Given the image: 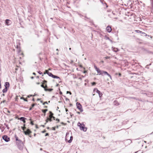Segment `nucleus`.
Instances as JSON below:
<instances>
[{
  "label": "nucleus",
  "instance_id": "obj_43",
  "mask_svg": "<svg viewBox=\"0 0 153 153\" xmlns=\"http://www.w3.org/2000/svg\"><path fill=\"white\" fill-rule=\"evenodd\" d=\"M6 102V101L5 100H4L2 102H2L3 103H5V102Z\"/></svg>",
  "mask_w": 153,
  "mask_h": 153
},
{
  "label": "nucleus",
  "instance_id": "obj_41",
  "mask_svg": "<svg viewBox=\"0 0 153 153\" xmlns=\"http://www.w3.org/2000/svg\"><path fill=\"white\" fill-rule=\"evenodd\" d=\"M110 58V57H109V56H106V57H105V58L106 59H109Z\"/></svg>",
  "mask_w": 153,
  "mask_h": 153
},
{
  "label": "nucleus",
  "instance_id": "obj_49",
  "mask_svg": "<svg viewBox=\"0 0 153 153\" xmlns=\"http://www.w3.org/2000/svg\"><path fill=\"white\" fill-rule=\"evenodd\" d=\"M61 124H62L63 125H65V124L64 123H63V122H61Z\"/></svg>",
  "mask_w": 153,
  "mask_h": 153
},
{
  "label": "nucleus",
  "instance_id": "obj_57",
  "mask_svg": "<svg viewBox=\"0 0 153 153\" xmlns=\"http://www.w3.org/2000/svg\"><path fill=\"white\" fill-rule=\"evenodd\" d=\"M60 94H62V92H61V91H60Z\"/></svg>",
  "mask_w": 153,
  "mask_h": 153
},
{
  "label": "nucleus",
  "instance_id": "obj_2",
  "mask_svg": "<svg viewBox=\"0 0 153 153\" xmlns=\"http://www.w3.org/2000/svg\"><path fill=\"white\" fill-rule=\"evenodd\" d=\"M76 105L77 108L79 109L80 112H82L83 111V109L81 104L77 102L76 103Z\"/></svg>",
  "mask_w": 153,
  "mask_h": 153
},
{
  "label": "nucleus",
  "instance_id": "obj_51",
  "mask_svg": "<svg viewBox=\"0 0 153 153\" xmlns=\"http://www.w3.org/2000/svg\"><path fill=\"white\" fill-rule=\"evenodd\" d=\"M1 88V82H0V88Z\"/></svg>",
  "mask_w": 153,
  "mask_h": 153
},
{
  "label": "nucleus",
  "instance_id": "obj_12",
  "mask_svg": "<svg viewBox=\"0 0 153 153\" xmlns=\"http://www.w3.org/2000/svg\"><path fill=\"white\" fill-rule=\"evenodd\" d=\"M18 148L20 150H22L23 148V144L22 145H17Z\"/></svg>",
  "mask_w": 153,
  "mask_h": 153
},
{
  "label": "nucleus",
  "instance_id": "obj_7",
  "mask_svg": "<svg viewBox=\"0 0 153 153\" xmlns=\"http://www.w3.org/2000/svg\"><path fill=\"white\" fill-rule=\"evenodd\" d=\"M5 24L7 25H9L12 23V22L9 19H7L5 21Z\"/></svg>",
  "mask_w": 153,
  "mask_h": 153
},
{
  "label": "nucleus",
  "instance_id": "obj_22",
  "mask_svg": "<svg viewBox=\"0 0 153 153\" xmlns=\"http://www.w3.org/2000/svg\"><path fill=\"white\" fill-rule=\"evenodd\" d=\"M94 91H96V92L98 94L100 93V91H99L97 89H96V88H95L94 89Z\"/></svg>",
  "mask_w": 153,
  "mask_h": 153
},
{
  "label": "nucleus",
  "instance_id": "obj_33",
  "mask_svg": "<svg viewBox=\"0 0 153 153\" xmlns=\"http://www.w3.org/2000/svg\"><path fill=\"white\" fill-rule=\"evenodd\" d=\"M45 104H48L47 102H45L43 103V105H45Z\"/></svg>",
  "mask_w": 153,
  "mask_h": 153
},
{
  "label": "nucleus",
  "instance_id": "obj_61",
  "mask_svg": "<svg viewBox=\"0 0 153 153\" xmlns=\"http://www.w3.org/2000/svg\"><path fill=\"white\" fill-rule=\"evenodd\" d=\"M45 108H47V106H45Z\"/></svg>",
  "mask_w": 153,
  "mask_h": 153
},
{
  "label": "nucleus",
  "instance_id": "obj_17",
  "mask_svg": "<svg viewBox=\"0 0 153 153\" xmlns=\"http://www.w3.org/2000/svg\"><path fill=\"white\" fill-rule=\"evenodd\" d=\"M44 90L45 91H51L53 90V89L52 88L47 89V88H44Z\"/></svg>",
  "mask_w": 153,
  "mask_h": 153
},
{
  "label": "nucleus",
  "instance_id": "obj_58",
  "mask_svg": "<svg viewBox=\"0 0 153 153\" xmlns=\"http://www.w3.org/2000/svg\"><path fill=\"white\" fill-rule=\"evenodd\" d=\"M45 131H42V132L43 133H45Z\"/></svg>",
  "mask_w": 153,
  "mask_h": 153
},
{
  "label": "nucleus",
  "instance_id": "obj_9",
  "mask_svg": "<svg viewBox=\"0 0 153 153\" xmlns=\"http://www.w3.org/2000/svg\"><path fill=\"white\" fill-rule=\"evenodd\" d=\"M52 117H47V119L46 120V123H45V124H46V123H48V121L51 122L52 121Z\"/></svg>",
  "mask_w": 153,
  "mask_h": 153
},
{
  "label": "nucleus",
  "instance_id": "obj_5",
  "mask_svg": "<svg viewBox=\"0 0 153 153\" xmlns=\"http://www.w3.org/2000/svg\"><path fill=\"white\" fill-rule=\"evenodd\" d=\"M107 75V76H108L111 79V76L106 71H102V76H103L104 75Z\"/></svg>",
  "mask_w": 153,
  "mask_h": 153
},
{
  "label": "nucleus",
  "instance_id": "obj_30",
  "mask_svg": "<svg viewBox=\"0 0 153 153\" xmlns=\"http://www.w3.org/2000/svg\"><path fill=\"white\" fill-rule=\"evenodd\" d=\"M43 82L42 83H43V84H46L47 82V81L45 80H44Z\"/></svg>",
  "mask_w": 153,
  "mask_h": 153
},
{
  "label": "nucleus",
  "instance_id": "obj_32",
  "mask_svg": "<svg viewBox=\"0 0 153 153\" xmlns=\"http://www.w3.org/2000/svg\"><path fill=\"white\" fill-rule=\"evenodd\" d=\"M21 99H23L25 101H27V100L26 99H25L23 97H21Z\"/></svg>",
  "mask_w": 153,
  "mask_h": 153
},
{
  "label": "nucleus",
  "instance_id": "obj_54",
  "mask_svg": "<svg viewBox=\"0 0 153 153\" xmlns=\"http://www.w3.org/2000/svg\"><path fill=\"white\" fill-rule=\"evenodd\" d=\"M32 100L33 101H35V100H34V98H33V99H32Z\"/></svg>",
  "mask_w": 153,
  "mask_h": 153
},
{
  "label": "nucleus",
  "instance_id": "obj_23",
  "mask_svg": "<svg viewBox=\"0 0 153 153\" xmlns=\"http://www.w3.org/2000/svg\"><path fill=\"white\" fill-rule=\"evenodd\" d=\"M35 105V104H32L31 105V107H30V108H29V110H32V108H33V107H34V106Z\"/></svg>",
  "mask_w": 153,
  "mask_h": 153
},
{
  "label": "nucleus",
  "instance_id": "obj_45",
  "mask_svg": "<svg viewBox=\"0 0 153 153\" xmlns=\"http://www.w3.org/2000/svg\"><path fill=\"white\" fill-rule=\"evenodd\" d=\"M45 88H46L47 87V86L46 84H45Z\"/></svg>",
  "mask_w": 153,
  "mask_h": 153
},
{
  "label": "nucleus",
  "instance_id": "obj_19",
  "mask_svg": "<svg viewBox=\"0 0 153 153\" xmlns=\"http://www.w3.org/2000/svg\"><path fill=\"white\" fill-rule=\"evenodd\" d=\"M135 32H136V33H141V34H143V33H142V31H141L140 30H135Z\"/></svg>",
  "mask_w": 153,
  "mask_h": 153
},
{
  "label": "nucleus",
  "instance_id": "obj_47",
  "mask_svg": "<svg viewBox=\"0 0 153 153\" xmlns=\"http://www.w3.org/2000/svg\"><path fill=\"white\" fill-rule=\"evenodd\" d=\"M56 126V128H59V126Z\"/></svg>",
  "mask_w": 153,
  "mask_h": 153
},
{
  "label": "nucleus",
  "instance_id": "obj_15",
  "mask_svg": "<svg viewBox=\"0 0 153 153\" xmlns=\"http://www.w3.org/2000/svg\"><path fill=\"white\" fill-rule=\"evenodd\" d=\"M9 83L8 82H6L5 83L4 86H5V87H7H7H9Z\"/></svg>",
  "mask_w": 153,
  "mask_h": 153
},
{
  "label": "nucleus",
  "instance_id": "obj_1",
  "mask_svg": "<svg viewBox=\"0 0 153 153\" xmlns=\"http://www.w3.org/2000/svg\"><path fill=\"white\" fill-rule=\"evenodd\" d=\"M77 126L79 127L80 128L81 130H82L84 131H86L87 130V128L85 127V125L83 123H80L79 122L77 124Z\"/></svg>",
  "mask_w": 153,
  "mask_h": 153
},
{
  "label": "nucleus",
  "instance_id": "obj_50",
  "mask_svg": "<svg viewBox=\"0 0 153 153\" xmlns=\"http://www.w3.org/2000/svg\"><path fill=\"white\" fill-rule=\"evenodd\" d=\"M66 100H69V99H68V98H66Z\"/></svg>",
  "mask_w": 153,
  "mask_h": 153
},
{
  "label": "nucleus",
  "instance_id": "obj_60",
  "mask_svg": "<svg viewBox=\"0 0 153 153\" xmlns=\"http://www.w3.org/2000/svg\"><path fill=\"white\" fill-rule=\"evenodd\" d=\"M77 113L78 114H80V112H77Z\"/></svg>",
  "mask_w": 153,
  "mask_h": 153
},
{
  "label": "nucleus",
  "instance_id": "obj_44",
  "mask_svg": "<svg viewBox=\"0 0 153 153\" xmlns=\"http://www.w3.org/2000/svg\"><path fill=\"white\" fill-rule=\"evenodd\" d=\"M101 2L103 4V1H104V0H100Z\"/></svg>",
  "mask_w": 153,
  "mask_h": 153
},
{
  "label": "nucleus",
  "instance_id": "obj_40",
  "mask_svg": "<svg viewBox=\"0 0 153 153\" xmlns=\"http://www.w3.org/2000/svg\"><path fill=\"white\" fill-rule=\"evenodd\" d=\"M52 129L53 130H55L56 129V127H52Z\"/></svg>",
  "mask_w": 153,
  "mask_h": 153
},
{
  "label": "nucleus",
  "instance_id": "obj_18",
  "mask_svg": "<svg viewBox=\"0 0 153 153\" xmlns=\"http://www.w3.org/2000/svg\"><path fill=\"white\" fill-rule=\"evenodd\" d=\"M112 50L114 51V52H116L117 51H118V49L117 48H114V47H112Z\"/></svg>",
  "mask_w": 153,
  "mask_h": 153
},
{
  "label": "nucleus",
  "instance_id": "obj_42",
  "mask_svg": "<svg viewBox=\"0 0 153 153\" xmlns=\"http://www.w3.org/2000/svg\"><path fill=\"white\" fill-rule=\"evenodd\" d=\"M49 135V134L48 133H46L45 134V136H47Z\"/></svg>",
  "mask_w": 153,
  "mask_h": 153
},
{
  "label": "nucleus",
  "instance_id": "obj_39",
  "mask_svg": "<svg viewBox=\"0 0 153 153\" xmlns=\"http://www.w3.org/2000/svg\"><path fill=\"white\" fill-rule=\"evenodd\" d=\"M38 73L39 74H42V73L41 72V71H39L38 72Z\"/></svg>",
  "mask_w": 153,
  "mask_h": 153
},
{
  "label": "nucleus",
  "instance_id": "obj_21",
  "mask_svg": "<svg viewBox=\"0 0 153 153\" xmlns=\"http://www.w3.org/2000/svg\"><path fill=\"white\" fill-rule=\"evenodd\" d=\"M50 115L49 116V117H53V114L51 111H49Z\"/></svg>",
  "mask_w": 153,
  "mask_h": 153
},
{
  "label": "nucleus",
  "instance_id": "obj_11",
  "mask_svg": "<svg viewBox=\"0 0 153 153\" xmlns=\"http://www.w3.org/2000/svg\"><path fill=\"white\" fill-rule=\"evenodd\" d=\"M69 132H67L66 133V136L65 137V140L66 141H68V137H70V136H69Z\"/></svg>",
  "mask_w": 153,
  "mask_h": 153
},
{
  "label": "nucleus",
  "instance_id": "obj_25",
  "mask_svg": "<svg viewBox=\"0 0 153 153\" xmlns=\"http://www.w3.org/2000/svg\"><path fill=\"white\" fill-rule=\"evenodd\" d=\"M142 33H144V34H141L142 35H143L144 36H148V37L149 36V35H147V34H146L145 33L142 32Z\"/></svg>",
  "mask_w": 153,
  "mask_h": 153
},
{
  "label": "nucleus",
  "instance_id": "obj_10",
  "mask_svg": "<svg viewBox=\"0 0 153 153\" xmlns=\"http://www.w3.org/2000/svg\"><path fill=\"white\" fill-rule=\"evenodd\" d=\"M106 30L107 32L109 33L111 32L112 30L111 27L109 26H107L106 28Z\"/></svg>",
  "mask_w": 153,
  "mask_h": 153
},
{
  "label": "nucleus",
  "instance_id": "obj_37",
  "mask_svg": "<svg viewBox=\"0 0 153 153\" xmlns=\"http://www.w3.org/2000/svg\"><path fill=\"white\" fill-rule=\"evenodd\" d=\"M117 102V101H115L114 102V105H119V104H118L117 105H116V104L115 103Z\"/></svg>",
  "mask_w": 153,
  "mask_h": 153
},
{
  "label": "nucleus",
  "instance_id": "obj_8",
  "mask_svg": "<svg viewBox=\"0 0 153 153\" xmlns=\"http://www.w3.org/2000/svg\"><path fill=\"white\" fill-rule=\"evenodd\" d=\"M24 132L25 135H29L31 132L29 129H27L26 131H24Z\"/></svg>",
  "mask_w": 153,
  "mask_h": 153
},
{
  "label": "nucleus",
  "instance_id": "obj_16",
  "mask_svg": "<svg viewBox=\"0 0 153 153\" xmlns=\"http://www.w3.org/2000/svg\"><path fill=\"white\" fill-rule=\"evenodd\" d=\"M70 140H68V141L69 143H71L72 142V141L73 139V137L72 136H70Z\"/></svg>",
  "mask_w": 153,
  "mask_h": 153
},
{
  "label": "nucleus",
  "instance_id": "obj_55",
  "mask_svg": "<svg viewBox=\"0 0 153 153\" xmlns=\"http://www.w3.org/2000/svg\"><path fill=\"white\" fill-rule=\"evenodd\" d=\"M36 84L38 85H39L40 84V83L39 82H37L36 83Z\"/></svg>",
  "mask_w": 153,
  "mask_h": 153
},
{
  "label": "nucleus",
  "instance_id": "obj_13",
  "mask_svg": "<svg viewBox=\"0 0 153 153\" xmlns=\"http://www.w3.org/2000/svg\"><path fill=\"white\" fill-rule=\"evenodd\" d=\"M16 144L17 145H22L23 144V143L22 142L21 140H18V141L16 142Z\"/></svg>",
  "mask_w": 153,
  "mask_h": 153
},
{
  "label": "nucleus",
  "instance_id": "obj_6",
  "mask_svg": "<svg viewBox=\"0 0 153 153\" xmlns=\"http://www.w3.org/2000/svg\"><path fill=\"white\" fill-rule=\"evenodd\" d=\"M3 139L6 142H8L10 140V138L6 135H4L2 137Z\"/></svg>",
  "mask_w": 153,
  "mask_h": 153
},
{
  "label": "nucleus",
  "instance_id": "obj_59",
  "mask_svg": "<svg viewBox=\"0 0 153 153\" xmlns=\"http://www.w3.org/2000/svg\"><path fill=\"white\" fill-rule=\"evenodd\" d=\"M33 75H36V74H35V73H34V72L33 73Z\"/></svg>",
  "mask_w": 153,
  "mask_h": 153
},
{
  "label": "nucleus",
  "instance_id": "obj_35",
  "mask_svg": "<svg viewBox=\"0 0 153 153\" xmlns=\"http://www.w3.org/2000/svg\"><path fill=\"white\" fill-rule=\"evenodd\" d=\"M99 96L100 97L102 95V93H100L99 94Z\"/></svg>",
  "mask_w": 153,
  "mask_h": 153
},
{
  "label": "nucleus",
  "instance_id": "obj_24",
  "mask_svg": "<svg viewBox=\"0 0 153 153\" xmlns=\"http://www.w3.org/2000/svg\"><path fill=\"white\" fill-rule=\"evenodd\" d=\"M48 109H42V112L44 113V114H45V113L46 112V111H48Z\"/></svg>",
  "mask_w": 153,
  "mask_h": 153
},
{
  "label": "nucleus",
  "instance_id": "obj_36",
  "mask_svg": "<svg viewBox=\"0 0 153 153\" xmlns=\"http://www.w3.org/2000/svg\"><path fill=\"white\" fill-rule=\"evenodd\" d=\"M22 128L23 130H24L25 129V128H26L25 127H24L22 126Z\"/></svg>",
  "mask_w": 153,
  "mask_h": 153
},
{
  "label": "nucleus",
  "instance_id": "obj_64",
  "mask_svg": "<svg viewBox=\"0 0 153 153\" xmlns=\"http://www.w3.org/2000/svg\"><path fill=\"white\" fill-rule=\"evenodd\" d=\"M40 102H41V103H42V102H43L42 101H40Z\"/></svg>",
  "mask_w": 153,
  "mask_h": 153
},
{
  "label": "nucleus",
  "instance_id": "obj_48",
  "mask_svg": "<svg viewBox=\"0 0 153 153\" xmlns=\"http://www.w3.org/2000/svg\"><path fill=\"white\" fill-rule=\"evenodd\" d=\"M65 111H66V112L68 111V109H67V108H66V109H65Z\"/></svg>",
  "mask_w": 153,
  "mask_h": 153
},
{
  "label": "nucleus",
  "instance_id": "obj_53",
  "mask_svg": "<svg viewBox=\"0 0 153 153\" xmlns=\"http://www.w3.org/2000/svg\"><path fill=\"white\" fill-rule=\"evenodd\" d=\"M41 100V99H39V98H38V99H37V100L39 101V100Z\"/></svg>",
  "mask_w": 153,
  "mask_h": 153
},
{
  "label": "nucleus",
  "instance_id": "obj_63",
  "mask_svg": "<svg viewBox=\"0 0 153 153\" xmlns=\"http://www.w3.org/2000/svg\"><path fill=\"white\" fill-rule=\"evenodd\" d=\"M2 95L3 96H4V94H3Z\"/></svg>",
  "mask_w": 153,
  "mask_h": 153
},
{
  "label": "nucleus",
  "instance_id": "obj_29",
  "mask_svg": "<svg viewBox=\"0 0 153 153\" xmlns=\"http://www.w3.org/2000/svg\"><path fill=\"white\" fill-rule=\"evenodd\" d=\"M41 86L44 88H45V86H44L43 83H42V85H41Z\"/></svg>",
  "mask_w": 153,
  "mask_h": 153
},
{
  "label": "nucleus",
  "instance_id": "obj_14",
  "mask_svg": "<svg viewBox=\"0 0 153 153\" xmlns=\"http://www.w3.org/2000/svg\"><path fill=\"white\" fill-rule=\"evenodd\" d=\"M26 119V118L23 117H21L19 118V120L22 121L24 123H25V120Z\"/></svg>",
  "mask_w": 153,
  "mask_h": 153
},
{
  "label": "nucleus",
  "instance_id": "obj_52",
  "mask_svg": "<svg viewBox=\"0 0 153 153\" xmlns=\"http://www.w3.org/2000/svg\"><path fill=\"white\" fill-rule=\"evenodd\" d=\"M119 76H121V74L120 73H119Z\"/></svg>",
  "mask_w": 153,
  "mask_h": 153
},
{
  "label": "nucleus",
  "instance_id": "obj_38",
  "mask_svg": "<svg viewBox=\"0 0 153 153\" xmlns=\"http://www.w3.org/2000/svg\"><path fill=\"white\" fill-rule=\"evenodd\" d=\"M56 120L57 121V122H59V120L58 119H56Z\"/></svg>",
  "mask_w": 153,
  "mask_h": 153
},
{
  "label": "nucleus",
  "instance_id": "obj_46",
  "mask_svg": "<svg viewBox=\"0 0 153 153\" xmlns=\"http://www.w3.org/2000/svg\"><path fill=\"white\" fill-rule=\"evenodd\" d=\"M52 118H53L54 120H56L55 118L53 116V117H52Z\"/></svg>",
  "mask_w": 153,
  "mask_h": 153
},
{
  "label": "nucleus",
  "instance_id": "obj_28",
  "mask_svg": "<svg viewBox=\"0 0 153 153\" xmlns=\"http://www.w3.org/2000/svg\"><path fill=\"white\" fill-rule=\"evenodd\" d=\"M49 72L48 71V70H45V73H44V74H48V73H49Z\"/></svg>",
  "mask_w": 153,
  "mask_h": 153
},
{
  "label": "nucleus",
  "instance_id": "obj_31",
  "mask_svg": "<svg viewBox=\"0 0 153 153\" xmlns=\"http://www.w3.org/2000/svg\"><path fill=\"white\" fill-rule=\"evenodd\" d=\"M96 83L95 82H93L92 83V85H96Z\"/></svg>",
  "mask_w": 153,
  "mask_h": 153
},
{
  "label": "nucleus",
  "instance_id": "obj_34",
  "mask_svg": "<svg viewBox=\"0 0 153 153\" xmlns=\"http://www.w3.org/2000/svg\"><path fill=\"white\" fill-rule=\"evenodd\" d=\"M67 94H71V92L70 91H67Z\"/></svg>",
  "mask_w": 153,
  "mask_h": 153
},
{
  "label": "nucleus",
  "instance_id": "obj_3",
  "mask_svg": "<svg viewBox=\"0 0 153 153\" xmlns=\"http://www.w3.org/2000/svg\"><path fill=\"white\" fill-rule=\"evenodd\" d=\"M94 67L96 71H97V73L99 74V75H101L102 74V71L100 70L99 68H97L96 66L95 65L94 66Z\"/></svg>",
  "mask_w": 153,
  "mask_h": 153
},
{
  "label": "nucleus",
  "instance_id": "obj_56",
  "mask_svg": "<svg viewBox=\"0 0 153 153\" xmlns=\"http://www.w3.org/2000/svg\"><path fill=\"white\" fill-rule=\"evenodd\" d=\"M108 39H109V40L111 42V41H111V39H109V38L108 37Z\"/></svg>",
  "mask_w": 153,
  "mask_h": 153
},
{
  "label": "nucleus",
  "instance_id": "obj_62",
  "mask_svg": "<svg viewBox=\"0 0 153 153\" xmlns=\"http://www.w3.org/2000/svg\"><path fill=\"white\" fill-rule=\"evenodd\" d=\"M31 124L32 125L33 124V123L32 122H31Z\"/></svg>",
  "mask_w": 153,
  "mask_h": 153
},
{
  "label": "nucleus",
  "instance_id": "obj_26",
  "mask_svg": "<svg viewBox=\"0 0 153 153\" xmlns=\"http://www.w3.org/2000/svg\"><path fill=\"white\" fill-rule=\"evenodd\" d=\"M17 48L19 50V52L20 51V49L19 47V46L18 45L16 46Z\"/></svg>",
  "mask_w": 153,
  "mask_h": 153
},
{
  "label": "nucleus",
  "instance_id": "obj_27",
  "mask_svg": "<svg viewBox=\"0 0 153 153\" xmlns=\"http://www.w3.org/2000/svg\"><path fill=\"white\" fill-rule=\"evenodd\" d=\"M15 138H16V142L18 141V140H20L18 139V137H17L16 136H15Z\"/></svg>",
  "mask_w": 153,
  "mask_h": 153
},
{
  "label": "nucleus",
  "instance_id": "obj_20",
  "mask_svg": "<svg viewBox=\"0 0 153 153\" xmlns=\"http://www.w3.org/2000/svg\"><path fill=\"white\" fill-rule=\"evenodd\" d=\"M7 87H6L4 89L2 90V92L3 93H5L7 92Z\"/></svg>",
  "mask_w": 153,
  "mask_h": 153
},
{
  "label": "nucleus",
  "instance_id": "obj_4",
  "mask_svg": "<svg viewBox=\"0 0 153 153\" xmlns=\"http://www.w3.org/2000/svg\"><path fill=\"white\" fill-rule=\"evenodd\" d=\"M48 75L52 77L53 78H60L59 76L53 75L51 73L49 72L48 73Z\"/></svg>",
  "mask_w": 153,
  "mask_h": 153
}]
</instances>
